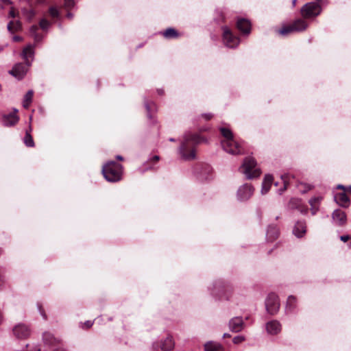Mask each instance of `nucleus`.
<instances>
[{
    "instance_id": "37998d69",
    "label": "nucleus",
    "mask_w": 351,
    "mask_h": 351,
    "mask_svg": "<svg viewBox=\"0 0 351 351\" xmlns=\"http://www.w3.org/2000/svg\"><path fill=\"white\" fill-rule=\"evenodd\" d=\"M340 239L343 242H346L350 239V237L348 235H342L340 237Z\"/></svg>"
},
{
    "instance_id": "f03ea898",
    "label": "nucleus",
    "mask_w": 351,
    "mask_h": 351,
    "mask_svg": "<svg viewBox=\"0 0 351 351\" xmlns=\"http://www.w3.org/2000/svg\"><path fill=\"white\" fill-rule=\"evenodd\" d=\"M220 131L222 136L225 138L221 141V145L224 151L233 155L243 154L241 145L233 139L232 132L226 128H221Z\"/></svg>"
},
{
    "instance_id": "864d4df0",
    "label": "nucleus",
    "mask_w": 351,
    "mask_h": 351,
    "mask_svg": "<svg viewBox=\"0 0 351 351\" xmlns=\"http://www.w3.org/2000/svg\"><path fill=\"white\" fill-rule=\"evenodd\" d=\"M66 16L69 19H72L73 18V14L71 13H68Z\"/></svg>"
},
{
    "instance_id": "6ab92c4d",
    "label": "nucleus",
    "mask_w": 351,
    "mask_h": 351,
    "mask_svg": "<svg viewBox=\"0 0 351 351\" xmlns=\"http://www.w3.org/2000/svg\"><path fill=\"white\" fill-rule=\"evenodd\" d=\"M335 202L342 207H348L350 205V199L346 194L345 191L339 193L335 195Z\"/></svg>"
},
{
    "instance_id": "c03bdc74",
    "label": "nucleus",
    "mask_w": 351,
    "mask_h": 351,
    "mask_svg": "<svg viewBox=\"0 0 351 351\" xmlns=\"http://www.w3.org/2000/svg\"><path fill=\"white\" fill-rule=\"evenodd\" d=\"M93 323L91 321H86V322L84 323V325L86 328H88L93 326Z\"/></svg>"
},
{
    "instance_id": "bf43d9fd",
    "label": "nucleus",
    "mask_w": 351,
    "mask_h": 351,
    "mask_svg": "<svg viewBox=\"0 0 351 351\" xmlns=\"http://www.w3.org/2000/svg\"><path fill=\"white\" fill-rule=\"evenodd\" d=\"M54 351H64V350L62 349L58 348V349L55 350Z\"/></svg>"
},
{
    "instance_id": "a878e982",
    "label": "nucleus",
    "mask_w": 351,
    "mask_h": 351,
    "mask_svg": "<svg viewBox=\"0 0 351 351\" xmlns=\"http://www.w3.org/2000/svg\"><path fill=\"white\" fill-rule=\"evenodd\" d=\"M296 308V298L290 295L288 297L287 306H286V311L287 313H292L295 308Z\"/></svg>"
},
{
    "instance_id": "ea45409f",
    "label": "nucleus",
    "mask_w": 351,
    "mask_h": 351,
    "mask_svg": "<svg viewBox=\"0 0 351 351\" xmlns=\"http://www.w3.org/2000/svg\"><path fill=\"white\" fill-rule=\"evenodd\" d=\"M74 4L75 3L73 0H64V5L68 8L73 7Z\"/></svg>"
},
{
    "instance_id": "b1692460",
    "label": "nucleus",
    "mask_w": 351,
    "mask_h": 351,
    "mask_svg": "<svg viewBox=\"0 0 351 351\" xmlns=\"http://www.w3.org/2000/svg\"><path fill=\"white\" fill-rule=\"evenodd\" d=\"M205 351H223L221 344L213 341L208 342L204 346Z\"/></svg>"
},
{
    "instance_id": "7ed1b4c3",
    "label": "nucleus",
    "mask_w": 351,
    "mask_h": 351,
    "mask_svg": "<svg viewBox=\"0 0 351 351\" xmlns=\"http://www.w3.org/2000/svg\"><path fill=\"white\" fill-rule=\"evenodd\" d=\"M123 167L121 165L114 162L110 161L104 165L102 173L108 182H115L121 179Z\"/></svg>"
},
{
    "instance_id": "c85d7f7f",
    "label": "nucleus",
    "mask_w": 351,
    "mask_h": 351,
    "mask_svg": "<svg viewBox=\"0 0 351 351\" xmlns=\"http://www.w3.org/2000/svg\"><path fill=\"white\" fill-rule=\"evenodd\" d=\"M21 22L19 21H12L8 24V30L11 33H13L14 32L19 30L21 29Z\"/></svg>"
},
{
    "instance_id": "338daca9",
    "label": "nucleus",
    "mask_w": 351,
    "mask_h": 351,
    "mask_svg": "<svg viewBox=\"0 0 351 351\" xmlns=\"http://www.w3.org/2000/svg\"><path fill=\"white\" fill-rule=\"evenodd\" d=\"M350 247L351 248V243L349 244Z\"/></svg>"
},
{
    "instance_id": "4d7b16f0",
    "label": "nucleus",
    "mask_w": 351,
    "mask_h": 351,
    "mask_svg": "<svg viewBox=\"0 0 351 351\" xmlns=\"http://www.w3.org/2000/svg\"><path fill=\"white\" fill-rule=\"evenodd\" d=\"M2 321H3V316H2L1 313L0 312V324L2 323Z\"/></svg>"
},
{
    "instance_id": "603ef678",
    "label": "nucleus",
    "mask_w": 351,
    "mask_h": 351,
    "mask_svg": "<svg viewBox=\"0 0 351 351\" xmlns=\"http://www.w3.org/2000/svg\"><path fill=\"white\" fill-rule=\"evenodd\" d=\"M230 337V335L228 334V333H224L223 335V338Z\"/></svg>"
},
{
    "instance_id": "2f4dec72",
    "label": "nucleus",
    "mask_w": 351,
    "mask_h": 351,
    "mask_svg": "<svg viewBox=\"0 0 351 351\" xmlns=\"http://www.w3.org/2000/svg\"><path fill=\"white\" fill-rule=\"evenodd\" d=\"M162 35L166 38H173L178 36V32L173 28H168L163 33Z\"/></svg>"
},
{
    "instance_id": "1a4fd4ad",
    "label": "nucleus",
    "mask_w": 351,
    "mask_h": 351,
    "mask_svg": "<svg viewBox=\"0 0 351 351\" xmlns=\"http://www.w3.org/2000/svg\"><path fill=\"white\" fill-rule=\"evenodd\" d=\"M13 335L17 339H23L30 335V329L24 324H19L13 328Z\"/></svg>"
},
{
    "instance_id": "f704fd0d",
    "label": "nucleus",
    "mask_w": 351,
    "mask_h": 351,
    "mask_svg": "<svg viewBox=\"0 0 351 351\" xmlns=\"http://www.w3.org/2000/svg\"><path fill=\"white\" fill-rule=\"evenodd\" d=\"M321 197H314L309 199L308 203L311 206H318L322 201Z\"/></svg>"
},
{
    "instance_id": "c9c22d12",
    "label": "nucleus",
    "mask_w": 351,
    "mask_h": 351,
    "mask_svg": "<svg viewBox=\"0 0 351 351\" xmlns=\"http://www.w3.org/2000/svg\"><path fill=\"white\" fill-rule=\"evenodd\" d=\"M49 13L52 18L59 17V11L56 7H50L49 9Z\"/></svg>"
},
{
    "instance_id": "72a5a7b5",
    "label": "nucleus",
    "mask_w": 351,
    "mask_h": 351,
    "mask_svg": "<svg viewBox=\"0 0 351 351\" xmlns=\"http://www.w3.org/2000/svg\"><path fill=\"white\" fill-rule=\"evenodd\" d=\"M295 32L292 26V24L282 27L278 33L282 36H287L289 34Z\"/></svg>"
},
{
    "instance_id": "09e8293b",
    "label": "nucleus",
    "mask_w": 351,
    "mask_h": 351,
    "mask_svg": "<svg viewBox=\"0 0 351 351\" xmlns=\"http://www.w3.org/2000/svg\"><path fill=\"white\" fill-rule=\"evenodd\" d=\"M204 168H205V170H206V171L207 173H209V172H210V171H211V168H210V167H209V166H208V165H205Z\"/></svg>"
},
{
    "instance_id": "4be33fe9",
    "label": "nucleus",
    "mask_w": 351,
    "mask_h": 351,
    "mask_svg": "<svg viewBox=\"0 0 351 351\" xmlns=\"http://www.w3.org/2000/svg\"><path fill=\"white\" fill-rule=\"evenodd\" d=\"M292 26L295 32H302L307 28L308 24L304 20L299 19L292 23Z\"/></svg>"
},
{
    "instance_id": "49530a36",
    "label": "nucleus",
    "mask_w": 351,
    "mask_h": 351,
    "mask_svg": "<svg viewBox=\"0 0 351 351\" xmlns=\"http://www.w3.org/2000/svg\"><path fill=\"white\" fill-rule=\"evenodd\" d=\"M22 40H23L22 38L19 36H14L13 37V40L15 42H19V41H21Z\"/></svg>"
},
{
    "instance_id": "4468645a",
    "label": "nucleus",
    "mask_w": 351,
    "mask_h": 351,
    "mask_svg": "<svg viewBox=\"0 0 351 351\" xmlns=\"http://www.w3.org/2000/svg\"><path fill=\"white\" fill-rule=\"evenodd\" d=\"M244 322L241 317H235L229 322V328L233 332H238L243 330Z\"/></svg>"
},
{
    "instance_id": "6e6552de",
    "label": "nucleus",
    "mask_w": 351,
    "mask_h": 351,
    "mask_svg": "<svg viewBox=\"0 0 351 351\" xmlns=\"http://www.w3.org/2000/svg\"><path fill=\"white\" fill-rule=\"evenodd\" d=\"M174 346L175 342L172 336L168 335L161 342H154L152 345V349L156 351L159 349L162 351H170L173 349Z\"/></svg>"
},
{
    "instance_id": "ddd939ff",
    "label": "nucleus",
    "mask_w": 351,
    "mask_h": 351,
    "mask_svg": "<svg viewBox=\"0 0 351 351\" xmlns=\"http://www.w3.org/2000/svg\"><path fill=\"white\" fill-rule=\"evenodd\" d=\"M28 67L29 66H27L26 64L25 65L22 63H18L14 65V66L12 70L9 71V73L19 80H21L26 74Z\"/></svg>"
},
{
    "instance_id": "f257e3e1",
    "label": "nucleus",
    "mask_w": 351,
    "mask_h": 351,
    "mask_svg": "<svg viewBox=\"0 0 351 351\" xmlns=\"http://www.w3.org/2000/svg\"><path fill=\"white\" fill-rule=\"evenodd\" d=\"M204 141V139L197 134L186 132L178 149L181 158L184 160H194L196 157L195 147Z\"/></svg>"
},
{
    "instance_id": "8fccbe9b",
    "label": "nucleus",
    "mask_w": 351,
    "mask_h": 351,
    "mask_svg": "<svg viewBox=\"0 0 351 351\" xmlns=\"http://www.w3.org/2000/svg\"><path fill=\"white\" fill-rule=\"evenodd\" d=\"M152 159L154 160L155 161H158L159 160V156H154Z\"/></svg>"
},
{
    "instance_id": "6e6d98bb",
    "label": "nucleus",
    "mask_w": 351,
    "mask_h": 351,
    "mask_svg": "<svg viewBox=\"0 0 351 351\" xmlns=\"http://www.w3.org/2000/svg\"><path fill=\"white\" fill-rule=\"evenodd\" d=\"M337 188L338 189H342L345 190V186H343V185H341V184L338 185Z\"/></svg>"
},
{
    "instance_id": "a19ab883",
    "label": "nucleus",
    "mask_w": 351,
    "mask_h": 351,
    "mask_svg": "<svg viewBox=\"0 0 351 351\" xmlns=\"http://www.w3.org/2000/svg\"><path fill=\"white\" fill-rule=\"evenodd\" d=\"M34 15H35V12L33 10H30L27 11V17L28 18L29 20H31L34 17Z\"/></svg>"
},
{
    "instance_id": "a18cd8bd",
    "label": "nucleus",
    "mask_w": 351,
    "mask_h": 351,
    "mask_svg": "<svg viewBox=\"0 0 351 351\" xmlns=\"http://www.w3.org/2000/svg\"><path fill=\"white\" fill-rule=\"evenodd\" d=\"M9 15L10 17L12 18H15L16 17V13H15V11L14 10V8H11L10 11V13H9Z\"/></svg>"
},
{
    "instance_id": "052dcab7",
    "label": "nucleus",
    "mask_w": 351,
    "mask_h": 351,
    "mask_svg": "<svg viewBox=\"0 0 351 351\" xmlns=\"http://www.w3.org/2000/svg\"><path fill=\"white\" fill-rule=\"evenodd\" d=\"M41 314H42L43 317L45 319H46V315H45V313H41Z\"/></svg>"
},
{
    "instance_id": "423d86ee",
    "label": "nucleus",
    "mask_w": 351,
    "mask_h": 351,
    "mask_svg": "<svg viewBox=\"0 0 351 351\" xmlns=\"http://www.w3.org/2000/svg\"><path fill=\"white\" fill-rule=\"evenodd\" d=\"M266 311L270 315L276 314L280 308L279 298L275 293H269L265 300Z\"/></svg>"
},
{
    "instance_id": "69168bd1",
    "label": "nucleus",
    "mask_w": 351,
    "mask_h": 351,
    "mask_svg": "<svg viewBox=\"0 0 351 351\" xmlns=\"http://www.w3.org/2000/svg\"><path fill=\"white\" fill-rule=\"evenodd\" d=\"M1 90V85L0 84V91Z\"/></svg>"
},
{
    "instance_id": "de8ad7c7",
    "label": "nucleus",
    "mask_w": 351,
    "mask_h": 351,
    "mask_svg": "<svg viewBox=\"0 0 351 351\" xmlns=\"http://www.w3.org/2000/svg\"><path fill=\"white\" fill-rule=\"evenodd\" d=\"M206 120H209L212 118L213 115L211 114H204L202 115Z\"/></svg>"
},
{
    "instance_id": "79ce46f5",
    "label": "nucleus",
    "mask_w": 351,
    "mask_h": 351,
    "mask_svg": "<svg viewBox=\"0 0 351 351\" xmlns=\"http://www.w3.org/2000/svg\"><path fill=\"white\" fill-rule=\"evenodd\" d=\"M319 210L318 206H311V211L313 215H315Z\"/></svg>"
},
{
    "instance_id": "2eb2a0df",
    "label": "nucleus",
    "mask_w": 351,
    "mask_h": 351,
    "mask_svg": "<svg viewBox=\"0 0 351 351\" xmlns=\"http://www.w3.org/2000/svg\"><path fill=\"white\" fill-rule=\"evenodd\" d=\"M17 110L14 109V112L5 114L3 116V124L6 127H10L14 125L19 121V117L16 114Z\"/></svg>"
},
{
    "instance_id": "0eeeda50",
    "label": "nucleus",
    "mask_w": 351,
    "mask_h": 351,
    "mask_svg": "<svg viewBox=\"0 0 351 351\" xmlns=\"http://www.w3.org/2000/svg\"><path fill=\"white\" fill-rule=\"evenodd\" d=\"M223 40L226 46L230 48H234L239 45V38L233 35L231 31L227 27H223Z\"/></svg>"
},
{
    "instance_id": "a211bd4d",
    "label": "nucleus",
    "mask_w": 351,
    "mask_h": 351,
    "mask_svg": "<svg viewBox=\"0 0 351 351\" xmlns=\"http://www.w3.org/2000/svg\"><path fill=\"white\" fill-rule=\"evenodd\" d=\"M266 329L268 333L276 335L281 330V324L277 320H272L267 323Z\"/></svg>"
},
{
    "instance_id": "0e129e2a",
    "label": "nucleus",
    "mask_w": 351,
    "mask_h": 351,
    "mask_svg": "<svg viewBox=\"0 0 351 351\" xmlns=\"http://www.w3.org/2000/svg\"><path fill=\"white\" fill-rule=\"evenodd\" d=\"M158 92L159 94H162V92L160 91V90H158Z\"/></svg>"
},
{
    "instance_id": "cd10ccee",
    "label": "nucleus",
    "mask_w": 351,
    "mask_h": 351,
    "mask_svg": "<svg viewBox=\"0 0 351 351\" xmlns=\"http://www.w3.org/2000/svg\"><path fill=\"white\" fill-rule=\"evenodd\" d=\"M38 30V27L37 25H32L29 29V33L32 36L34 37L36 43L40 41L43 38V36L37 33Z\"/></svg>"
},
{
    "instance_id": "20e7f679",
    "label": "nucleus",
    "mask_w": 351,
    "mask_h": 351,
    "mask_svg": "<svg viewBox=\"0 0 351 351\" xmlns=\"http://www.w3.org/2000/svg\"><path fill=\"white\" fill-rule=\"evenodd\" d=\"M240 170L249 180L257 178L261 175V170L257 167L256 162L252 157L245 158Z\"/></svg>"
},
{
    "instance_id": "58836bf2",
    "label": "nucleus",
    "mask_w": 351,
    "mask_h": 351,
    "mask_svg": "<svg viewBox=\"0 0 351 351\" xmlns=\"http://www.w3.org/2000/svg\"><path fill=\"white\" fill-rule=\"evenodd\" d=\"M245 337L243 336H241V335H239V336H236L233 338V343H235V344H238V343H240L243 341H245Z\"/></svg>"
},
{
    "instance_id": "39448f33",
    "label": "nucleus",
    "mask_w": 351,
    "mask_h": 351,
    "mask_svg": "<svg viewBox=\"0 0 351 351\" xmlns=\"http://www.w3.org/2000/svg\"><path fill=\"white\" fill-rule=\"evenodd\" d=\"M304 19H313L322 12L321 5L315 2H309L302 6L300 10Z\"/></svg>"
},
{
    "instance_id": "f8f14e48",
    "label": "nucleus",
    "mask_w": 351,
    "mask_h": 351,
    "mask_svg": "<svg viewBox=\"0 0 351 351\" xmlns=\"http://www.w3.org/2000/svg\"><path fill=\"white\" fill-rule=\"evenodd\" d=\"M288 208L291 210H298L302 214H306L308 212V208L304 205L302 200L298 198H291L288 203Z\"/></svg>"
},
{
    "instance_id": "3c124183",
    "label": "nucleus",
    "mask_w": 351,
    "mask_h": 351,
    "mask_svg": "<svg viewBox=\"0 0 351 351\" xmlns=\"http://www.w3.org/2000/svg\"><path fill=\"white\" fill-rule=\"evenodd\" d=\"M3 282V276L0 274V286L2 285Z\"/></svg>"
},
{
    "instance_id": "5fc2aeb1",
    "label": "nucleus",
    "mask_w": 351,
    "mask_h": 351,
    "mask_svg": "<svg viewBox=\"0 0 351 351\" xmlns=\"http://www.w3.org/2000/svg\"><path fill=\"white\" fill-rule=\"evenodd\" d=\"M116 158H117V159H118L119 160H123V157L121 156H119V155L117 156Z\"/></svg>"
},
{
    "instance_id": "5701e85b",
    "label": "nucleus",
    "mask_w": 351,
    "mask_h": 351,
    "mask_svg": "<svg viewBox=\"0 0 351 351\" xmlns=\"http://www.w3.org/2000/svg\"><path fill=\"white\" fill-rule=\"evenodd\" d=\"M273 177L271 175H266L262 184L261 193H267L271 185Z\"/></svg>"
},
{
    "instance_id": "aec40b11",
    "label": "nucleus",
    "mask_w": 351,
    "mask_h": 351,
    "mask_svg": "<svg viewBox=\"0 0 351 351\" xmlns=\"http://www.w3.org/2000/svg\"><path fill=\"white\" fill-rule=\"evenodd\" d=\"M306 223L304 221H297L294 226L293 233L298 238H301L306 233Z\"/></svg>"
},
{
    "instance_id": "e433bc0d",
    "label": "nucleus",
    "mask_w": 351,
    "mask_h": 351,
    "mask_svg": "<svg viewBox=\"0 0 351 351\" xmlns=\"http://www.w3.org/2000/svg\"><path fill=\"white\" fill-rule=\"evenodd\" d=\"M40 27L43 30H47L50 26V23L45 19H43L40 21Z\"/></svg>"
},
{
    "instance_id": "473e14b6",
    "label": "nucleus",
    "mask_w": 351,
    "mask_h": 351,
    "mask_svg": "<svg viewBox=\"0 0 351 351\" xmlns=\"http://www.w3.org/2000/svg\"><path fill=\"white\" fill-rule=\"evenodd\" d=\"M296 186L299 191L302 193H305L313 188L312 185L304 182H298Z\"/></svg>"
},
{
    "instance_id": "774afa93",
    "label": "nucleus",
    "mask_w": 351,
    "mask_h": 351,
    "mask_svg": "<svg viewBox=\"0 0 351 351\" xmlns=\"http://www.w3.org/2000/svg\"><path fill=\"white\" fill-rule=\"evenodd\" d=\"M3 50V48H0V51Z\"/></svg>"
},
{
    "instance_id": "c756f323",
    "label": "nucleus",
    "mask_w": 351,
    "mask_h": 351,
    "mask_svg": "<svg viewBox=\"0 0 351 351\" xmlns=\"http://www.w3.org/2000/svg\"><path fill=\"white\" fill-rule=\"evenodd\" d=\"M33 95L34 92L32 90L27 91V93L25 94L23 101V106L24 108H27L29 107L32 102Z\"/></svg>"
},
{
    "instance_id": "13d9d810",
    "label": "nucleus",
    "mask_w": 351,
    "mask_h": 351,
    "mask_svg": "<svg viewBox=\"0 0 351 351\" xmlns=\"http://www.w3.org/2000/svg\"><path fill=\"white\" fill-rule=\"evenodd\" d=\"M296 2H297V0H292V4H293V6L295 5Z\"/></svg>"
},
{
    "instance_id": "bb28decb",
    "label": "nucleus",
    "mask_w": 351,
    "mask_h": 351,
    "mask_svg": "<svg viewBox=\"0 0 351 351\" xmlns=\"http://www.w3.org/2000/svg\"><path fill=\"white\" fill-rule=\"evenodd\" d=\"M31 130H32V128H31V127H29V131H26L25 137L23 138V142H24L25 145L29 147H34V142L32 135L30 134Z\"/></svg>"
},
{
    "instance_id": "680f3d73",
    "label": "nucleus",
    "mask_w": 351,
    "mask_h": 351,
    "mask_svg": "<svg viewBox=\"0 0 351 351\" xmlns=\"http://www.w3.org/2000/svg\"><path fill=\"white\" fill-rule=\"evenodd\" d=\"M348 191L351 193V186L348 187Z\"/></svg>"
},
{
    "instance_id": "dca6fc26",
    "label": "nucleus",
    "mask_w": 351,
    "mask_h": 351,
    "mask_svg": "<svg viewBox=\"0 0 351 351\" xmlns=\"http://www.w3.org/2000/svg\"><path fill=\"white\" fill-rule=\"evenodd\" d=\"M332 219L335 223L338 226H343L346 222V213L341 210H335L332 213Z\"/></svg>"
},
{
    "instance_id": "412c9836",
    "label": "nucleus",
    "mask_w": 351,
    "mask_h": 351,
    "mask_svg": "<svg viewBox=\"0 0 351 351\" xmlns=\"http://www.w3.org/2000/svg\"><path fill=\"white\" fill-rule=\"evenodd\" d=\"M278 229L276 226H269L267 231V239L269 241H273L278 237Z\"/></svg>"
},
{
    "instance_id": "4c0bfd02",
    "label": "nucleus",
    "mask_w": 351,
    "mask_h": 351,
    "mask_svg": "<svg viewBox=\"0 0 351 351\" xmlns=\"http://www.w3.org/2000/svg\"><path fill=\"white\" fill-rule=\"evenodd\" d=\"M145 106L147 111V116L150 118V112L153 109H154L155 104L152 102L150 104L145 102Z\"/></svg>"
},
{
    "instance_id": "f3484780",
    "label": "nucleus",
    "mask_w": 351,
    "mask_h": 351,
    "mask_svg": "<svg viewBox=\"0 0 351 351\" xmlns=\"http://www.w3.org/2000/svg\"><path fill=\"white\" fill-rule=\"evenodd\" d=\"M237 27L243 34H248L251 31V23L248 20L245 19H238Z\"/></svg>"
},
{
    "instance_id": "9b49d317",
    "label": "nucleus",
    "mask_w": 351,
    "mask_h": 351,
    "mask_svg": "<svg viewBox=\"0 0 351 351\" xmlns=\"http://www.w3.org/2000/svg\"><path fill=\"white\" fill-rule=\"evenodd\" d=\"M21 56L25 60L27 66H30L34 56V45H28L25 47L22 51Z\"/></svg>"
},
{
    "instance_id": "e2e57ef3",
    "label": "nucleus",
    "mask_w": 351,
    "mask_h": 351,
    "mask_svg": "<svg viewBox=\"0 0 351 351\" xmlns=\"http://www.w3.org/2000/svg\"><path fill=\"white\" fill-rule=\"evenodd\" d=\"M169 141L173 142V141H174L175 140H174V138H169Z\"/></svg>"
},
{
    "instance_id": "393cba45",
    "label": "nucleus",
    "mask_w": 351,
    "mask_h": 351,
    "mask_svg": "<svg viewBox=\"0 0 351 351\" xmlns=\"http://www.w3.org/2000/svg\"><path fill=\"white\" fill-rule=\"evenodd\" d=\"M281 178L284 182V187L279 189V194H282L286 190L288 184L291 182V180L295 179L294 176L289 173L284 174L281 176Z\"/></svg>"
},
{
    "instance_id": "7c9ffc66",
    "label": "nucleus",
    "mask_w": 351,
    "mask_h": 351,
    "mask_svg": "<svg viewBox=\"0 0 351 351\" xmlns=\"http://www.w3.org/2000/svg\"><path fill=\"white\" fill-rule=\"evenodd\" d=\"M43 341L46 344L53 345L57 340L50 332H46L43 333Z\"/></svg>"
},
{
    "instance_id": "9d476101",
    "label": "nucleus",
    "mask_w": 351,
    "mask_h": 351,
    "mask_svg": "<svg viewBox=\"0 0 351 351\" xmlns=\"http://www.w3.org/2000/svg\"><path fill=\"white\" fill-rule=\"evenodd\" d=\"M254 189L248 184L240 186L237 191V198L240 201L247 200L253 194Z\"/></svg>"
}]
</instances>
